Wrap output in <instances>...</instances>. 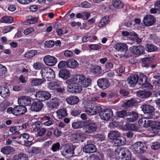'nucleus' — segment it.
Returning <instances> with one entry per match:
<instances>
[{
	"label": "nucleus",
	"mask_w": 160,
	"mask_h": 160,
	"mask_svg": "<svg viewBox=\"0 0 160 160\" xmlns=\"http://www.w3.org/2000/svg\"><path fill=\"white\" fill-rule=\"evenodd\" d=\"M99 115L102 119L108 120L113 117V113L112 109H107L100 112Z\"/></svg>",
	"instance_id": "obj_7"
},
{
	"label": "nucleus",
	"mask_w": 160,
	"mask_h": 160,
	"mask_svg": "<svg viewBox=\"0 0 160 160\" xmlns=\"http://www.w3.org/2000/svg\"><path fill=\"white\" fill-rule=\"evenodd\" d=\"M28 152L29 153L36 155L41 153V150L39 148L33 147L28 150Z\"/></svg>",
	"instance_id": "obj_36"
},
{
	"label": "nucleus",
	"mask_w": 160,
	"mask_h": 160,
	"mask_svg": "<svg viewBox=\"0 0 160 160\" xmlns=\"http://www.w3.org/2000/svg\"><path fill=\"white\" fill-rule=\"evenodd\" d=\"M49 69L48 70L49 71H48L49 73H48L46 79H47L48 81H51L55 78V74L52 69L49 68Z\"/></svg>",
	"instance_id": "obj_35"
},
{
	"label": "nucleus",
	"mask_w": 160,
	"mask_h": 160,
	"mask_svg": "<svg viewBox=\"0 0 160 160\" xmlns=\"http://www.w3.org/2000/svg\"><path fill=\"white\" fill-rule=\"evenodd\" d=\"M74 148L71 144H67L65 145L63 148V150L61 152L62 154L67 158H69L71 155L69 156H67L68 154H74Z\"/></svg>",
	"instance_id": "obj_6"
},
{
	"label": "nucleus",
	"mask_w": 160,
	"mask_h": 160,
	"mask_svg": "<svg viewBox=\"0 0 160 160\" xmlns=\"http://www.w3.org/2000/svg\"><path fill=\"white\" fill-rule=\"evenodd\" d=\"M140 108L144 113L147 114L149 118H152L154 116V108L152 106L144 104L142 105Z\"/></svg>",
	"instance_id": "obj_5"
},
{
	"label": "nucleus",
	"mask_w": 160,
	"mask_h": 160,
	"mask_svg": "<svg viewBox=\"0 0 160 160\" xmlns=\"http://www.w3.org/2000/svg\"><path fill=\"white\" fill-rule=\"evenodd\" d=\"M54 42L52 40L46 41L45 42V45L48 47L50 48L53 47Z\"/></svg>",
	"instance_id": "obj_62"
},
{
	"label": "nucleus",
	"mask_w": 160,
	"mask_h": 160,
	"mask_svg": "<svg viewBox=\"0 0 160 160\" xmlns=\"http://www.w3.org/2000/svg\"><path fill=\"white\" fill-rule=\"evenodd\" d=\"M116 49L121 52H124L127 51L128 47L126 44L123 43H119L116 45Z\"/></svg>",
	"instance_id": "obj_30"
},
{
	"label": "nucleus",
	"mask_w": 160,
	"mask_h": 160,
	"mask_svg": "<svg viewBox=\"0 0 160 160\" xmlns=\"http://www.w3.org/2000/svg\"><path fill=\"white\" fill-rule=\"evenodd\" d=\"M34 29L32 28H28L24 31V34L26 35H28L34 31Z\"/></svg>",
	"instance_id": "obj_64"
},
{
	"label": "nucleus",
	"mask_w": 160,
	"mask_h": 160,
	"mask_svg": "<svg viewBox=\"0 0 160 160\" xmlns=\"http://www.w3.org/2000/svg\"><path fill=\"white\" fill-rule=\"evenodd\" d=\"M139 78H140L139 81L141 85L146 82L147 80V77L146 75L142 74H141Z\"/></svg>",
	"instance_id": "obj_55"
},
{
	"label": "nucleus",
	"mask_w": 160,
	"mask_h": 160,
	"mask_svg": "<svg viewBox=\"0 0 160 160\" xmlns=\"http://www.w3.org/2000/svg\"><path fill=\"white\" fill-rule=\"evenodd\" d=\"M97 83L99 87L103 89L108 88L110 85L109 81L105 78L99 79L97 81Z\"/></svg>",
	"instance_id": "obj_15"
},
{
	"label": "nucleus",
	"mask_w": 160,
	"mask_h": 160,
	"mask_svg": "<svg viewBox=\"0 0 160 160\" xmlns=\"http://www.w3.org/2000/svg\"><path fill=\"white\" fill-rule=\"evenodd\" d=\"M122 35L124 36H133V38H136L137 37V34L134 32H128L126 31L122 32Z\"/></svg>",
	"instance_id": "obj_47"
},
{
	"label": "nucleus",
	"mask_w": 160,
	"mask_h": 160,
	"mask_svg": "<svg viewBox=\"0 0 160 160\" xmlns=\"http://www.w3.org/2000/svg\"><path fill=\"white\" fill-rule=\"evenodd\" d=\"M89 48L92 50H96L99 49L101 48L100 45L98 44H91L89 45Z\"/></svg>",
	"instance_id": "obj_60"
},
{
	"label": "nucleus",
	"mask_w": 160,
	"mask_h": 160,
	"mask_svg": "<svg viewBox=\"0 0 160 160\" xmlns=\"http://www.w3.org/2000/svg\"><path fill=\"white\" fill-rule=\"evenodd\" d=\"M150 58H144L142 60V66L148 68L149 67L148 64L150 63Z\"/></svg>",
	"instance_id": "obj_49"
},
{
	"label": "nucleus",
	"mask_w": 160,
	"mask_h": 160,
	"mask_svg": "<svg viewBox=\"0 0 160 160\" xmlns=\"http://www.w3.org/2000/svg\"><path fill=\"white\" fill-rule=\"evenodd\" d=\"M66 101L68 104L72 105L78 103L79 101V99L77 97L72 96L67 98Z\"/></svg>",
	"instance_id": "obj_25"
},
{
	"label": "nucleus",
	"mask_w": 160,
	"mask_h": 160,
	"mask_svg": "<svg viewBox=\"0 0 160 160\" xmlns=\"http://www.w3.org/2000/svg\"><path fill=\"white\" fill-rule=\"evenodd\" d=\"M44 82L43 79H37L32 80L31 81V85L32 86H37L41 85Z\"/></svg>",
	"instance_id": "obj_45"
},
{
	"label": "nucleus",
	"mask_w": 160,
	"mask_h": 160,
	"mask_svg": "<svg viewBox=\"0 0 160 160\" xmlns=\"http://www.w3.org/2000/svg\"><path fill=\"white\" fill-rule=\"evenodd\" d=\"M15 151L14 149L12 147L6 146L2 148L1 151L3 154L9 155L13 153Z\"/></svg>",
	"instance_id": "obj_24"
},
{
	"label": "nucleus",
	"mask_w": 160,
	"mask_h": 160,
	"mask_svg": "<svg viewBox=\"0 0 160 160\" xmlns=\"http://www.w3.org/2000/svg\"><path fill=\"white\" fill-rule=\"evenodd\" d=\"M76 78L73 76L70 79L66 81V83L67 84V90L71 93H79L82 90V87L79 83H77L78 82L77 80H75Z\"/></svg>",
	"instance_id": "obj_2"
},
{
	"label": "nucleus",
	"mask_w": 160,
	"mask_h": 160,
	"mask_svg": "<svg viewBox=\"0 0 160 160\" xmlns=\"http://www.w3.org/2000/svg\"><path fill=\"white\" fill-rule=\"evenodd\" d=\"M160 147V144L159 142H156L152 143L151 148L154 150L157 149Z\"/></svg>",
	"instance_id": "obj_58"
},
{
	"label": "nucleus",
	"mask_w": 160,
	"mask_h": 160,
	"mask_svg": "<svg viewBox=\"0 0 160 160\" xmlns=\"http://www.w3.org/2000/svg\"><path fill=\"white\" fill-rule=\"evenodd\" d=\"M120 134L118 131L110 132L108 134V138L112 140V142L115 146L124 145L126 143V139L123 137H120Z\"/></svg>",
	"instance_id": "obj_1"
},
{
	"label": "nucleus",
	"mask_w": 160,
	"mask_h": 160,
	"mask_svg": "<svg viewBox=\"0 0 160 160\" xmlns=\"http://www.w3.org/2000/svg\"><path fill=\"white\" fill-rule=\"evenodd\" d=\"M129 117L126 118V120L128 123L133 122L136 121L138 118V114L135 112H129L128 114Z\"/></svg>",
	"instance_id": "obj_23"
},
{
	"label": "nucleus",
	"mask_w": 160,
	"mask_h": 160,
	"mask_svg": "<svg viewBox=\"0 0 160 160\" xmlns=\"http://www.w3.org/2000/svg\"><path fill=\"white\" fill-rule=\"evenodd\" d=\"M49 69V68H45L42 69L41 71L40 72L42 75V77L44 80L46 79L48 73H49L48 71Z\"/></svg>",
	"instance_id": "obj_44"
},
{
	"label": "nucleus",
	"mask_w": 160,
	"mask_h": 160,
	"mask_svg": "<svg viewBox=\"0 0 160 160\" xmlns=\"http://www.w3.org/2000/svg\"><path fill=\"white\" fill-rule=\"evenodd\" d=\"M60 147V144L58 142L53 143L51 148V150L53 152L58 151Z\"/></svg>",
	"instance_id": "obj_46"
},
{
	"label": "nucleus",
	"mask_w": 160,
	"mask_h": 160,
	"mask_svg": "<svg viewBox=\"0 0 160 160\" xmlns=\"http://www.w3.org/2000/svg\"><path fill=\"white\" fill-rule=\"evenodd\" d=\"M43 107V104L41 101H36L31 105V110L32 111L37 112L40 110Z\"/></svg>",
	"instance_id": "obj_17"
},
{
	"label": "nucleus",
	"mask_w": 160,
	"mask_h": 160,
	"mask_svg": "<svg viewBox=\"0 0 160 160\" xmlns=\"http://www.w3.org/2000/svg\"><path fill=\"white\" fill-rule=\"evenodd\" d=\"M97 128V126L93 123H91L87 125L83 129L84 132L88 133H91L95 132Z\"/></svg>",
	"instance_id": "obj_16"
},
{
	"label": "nucleus",
	"mask_w": 160,
	"mask_h": 160,
	"mask_svg": "<svg viewBox=\"0 0 160 160\" xmlns=\"http://www.w3.org/2000/svg\"><path fill=\"white\" fill-rule=\"evenodd\" d=\"M91 71L94 74L99 75L102 72V68L98 66H96L92 68Z\"/></svg>",
	"instance_id": "obj_38"
},
{
	"label": "nucleus",
	"mask_w": 160,
	"mask_h": 160,
	"mask_svg": "<svg viewBox=\"0 0 160 160\" xmlns=\"http://www.w3.org/2000/svg\"><path fill=\"white\" fill-rule=\"evenodd\" d=\"M9 106V103L7 101L2 102L0 103V110L1 112H3Z\"/></svg>",
	"instance_id": "obj_40"
},
{
	"label": "nucleus",
	"mask_w": 160,
	"mask_h": 160,
	"mask_svg": "<svg viewBox=\"0 0 160 160\" xmlns=\"http://www.w3.org/2000/svg\"><path fill=\"white\" fill-rule=\"evenodd\" d=\"M75 80H77L78 82L81 84L82 87H87L91 83L92 79L89 78H86V76L83 74H78L74 75Z\"/></svg>",
	"instance_id": "obj_4"
},
{
	"label": "nucleus",
	"mask_w": 160,
	"mask_h": 160,
	"mask_svg": "<svg viewBox=\"0 0 160 160\" xmlns=\"http://www.w3.org/2000/svg\"><path fill=\"white\" fill-rule=\"evenodd\" d=\"M93 105H89L84 108L85 111L88 114L93 115Z\"/></svg>",
	"instance_id": "obj_39"
},
{
	"label": "nucleus",
	"mask_w": 160,
	"mask_h": 160,
	"mask_svg": "<svg viewBox=\"0 0 160 160\" xmlns=\"http://www.w3.org/2000/svg\"><path fill=\"white\" fill-rule=\"evenodd\" d=\"M151 118H149L148 116L147 117H145L140 119L138 121V124L140 126L144 127H149L152 121L150 119Z\"/></svg>",
	"instance_id": "obj_14"
},
{
	"label": "nucleus",
	"mask_w": 160,
	"mask_h": 160,
	"mask_svg": "<svg viewBox=\"0 0 160 160\" xmlns=\"http://www.w3.org/2000/svg\"><path fill=\"white\" fill-rule=\"evenodd\" d=\"M43 67V64L40 62H37L33 65V68L35 69L39 70Z\"/></svg>",
	"instance_id": "obj_53"
},
{
	"label": "nucleus",
	"mask_w": 160,
	"mask_h": 160,
	"mask_svg": "<svg viewBox=\"0 0 160 160\" xmlns=\"http://www.w3.org/2000/svg\"><path fill=\"white\" fill-rule=\"evenodd\" d=\"M60 85L57 82H51L48 84V88L51 90H56L58 87H60Z\"/></svg>",
	"instance_id": "obj_32"
},
{
	"label": "nucleus",
	"mask_w": 160,
	"mask_h": 160,
	"mask_svg": "<svg viewBox=\"0 0 160 160\" xmlns=\"http://www.w3.org/2000/svg\"><path fill=\"white\" fill-rule=\"evenodd\" d=\"M130 51L135 55H141L144 51V48L143 47L141 46H133L130 48Z\"/></svg>",
	"instance_id": "obj_12"
},
{
	"label": "nucleus",
	"mask_w": 160,
	"mask_h": 160,
	"mask_svg": "<svg viewBox=\"0 0 160 160\" xmlns=\"http://www.w3.org/2000/svg\"><path fill=\"white\" fill-rule=\"evenodd\" d=\"M18 102L23 106V105L27 106L31 104V98L27 96H22L19 97L18 98Z\"/></svg>",
	"instance_id": "obj_19"
},
{
	"label": "nucleus",
	"mask_w": 160,
	"mask_h": 160,
	"mask_svg": "<svg viewBox=\"0 0 160 160\" xmlns=\"http://www.w3.org/2000/svg\"><path fill=\"white\" fill-rule=\"evenodd\" d=\"M44 119L47 120L45 121L44 124V125L47 126H49L53 124L54 121L53 120H50V118L49 117L46 116L44 117Z\"/></svg>",
	"instance_id": "obj_54"
},
{
	"label": "nucleus",
	"mask_w": 160,
	"mask_h": 160,
	"mask_svg": "<svg viewBox=\"0 0 160 160\" xmlns=\"http://www.w3.org/2000/svg\"><path fill=\"white\" fill-rule=\"evenodd\" d=\"M134 150L138 153H142L144 152L146 148L145 144L142 142H137L132 145Z\"/></svg>",
	"instance_id": "obj_9"
},
{
	"label": "nucleus",
	"mask_w": 160,
	"mask_h": 160,
	"mask_svg": "<svg viewBox=\"0 0 160 160\" xmlns=\"http://www.w3.org/2000/svg\"><path fill=\"white\" fill-rule=\"evenodd\" d=\"M95 146L92 144L86 145L83 148V151L87 153H92L96 151Z\"/></svg>",
	"instance_id": "obj_20"
},
{
	"label": "nucleus",
	"mask_w": 160,
	"mask_h": 160,
	"mask_svg": "<svg viewBox=\"0 0 160 160\" xmlns=\"http://www.w3.org/2000/svg\"><path fill=\"white\" fill-rule=\"evenodd\" d=\"M68 67L75 68L78 67L79 64L77 61L73 58H70L67 60Z\"/></svg>",
	"instance_id": "obj_27"
},
{
	"label": "nucleus",
	"mask_w": 160,
	"mask_h": 160,
	"mask_svg": "<svg viewBox=\"0 0 160 160\" xmlns=\"http://www.w3.org/2000/svg\"><path fill=\"white\" fill-rule=\"evenodd\" d=\"M45 63L49 66H53L55 65L57 62V59L53 56L47 55L45 56L43 58Z\"/></svg>",
	"instance_id": "obj_10"
},
{
	"label": "nucleus",
	"mask_w": 160,
	"mask_h": 160,
	"mask_svg": "<svg viewBox=\"0 0 160 160\" xmlns=\"http://www.w3.org/2000/svg\"><path fill=\"white\" fill-rule=\"evenodd\" d=\"M13 160H28V157L25 154L20 153L15 155L12 158Z\"/></svg>",
	"instance_id": "obj_29"
},
{
	"label": "nucleus",
	"mask_w": 160,
	"mask_h": 160,
	"mask_svg": "<svg viewBox=\"0 0 160 160\" xmlns=\"http://www.w3.org/2000/svg\"><path fill=\"white\" fill-rule=\"evenodd\" d=\"M35 97L39 101H44L49 99L51 97L50 94L48 92L39 91L36 93Z\"/></svg>",
	"instance_id": "obj_8"
},
{
	"label": "nucleus",
	"mask_w": 160,
	"mask_h": 160,
	"mask_svg": "<svg viewBox=\"0 0 160 160\" xmlns=\"http://www.w3.org/2000/svg\"><path fill=\"white\" fill-rule=\"evenodd\" d=\"M7 72L6 67L0 64V76L4 75Z\"/></svg>",
	"instance_id": "obj_56"
},
{
	"label": "nucleus",
	"mask_w": 160,
	"mask_h": 160,
	"mask_svg": "<svg viewBox=\"0 0 160 160\" xmlns=\"http://www.w3.org/2000/svg\"><path fill=\"white\" fill-rule=\"evenodd\" d=\"M59 75L60 77L64 79H67L70 77L69 72L66 69H64L60 71Z\"/></svg>",
	"instance_id": "obj_28"
},
{
	"label": "nucleus",
	"mask_w": 160,
	"mask_h": 160,
	"mask_svg": "<svg viewBox=\"0 0 160 160\" xmlns=\"http://www.w3.org/2000/svg\"><path fill=\"white\" fill-rule=\"evenodd\" d=\"M13 18L12 17H4L1 18V22L4 23H11L13 21Z\"/></svg>",
	"instance_id": "obj_41"
},
{
	"label": "nucleus",
	"mask_w": 160,
	"mask_h": 160,
	"mask_svg": "<svg viewBox=\"0 0 160 160\" xmlns=\"http://www.w3.org/2000/svg\"><path fill=\"white\" fill-rule=\"evenodd\" d=\"M112 4L114 7L118 9H121L123 6V3L120 0H113Z\"/></svg>",
	"instance_id": "obj_34"
},
{
	"label": "nucleus",
	"mask_w": 160,
	"mask_h": 160,
	"mask_svg": "<svg viewBox=\"0 0 160 160\" xmlns=\"http://www.w3.org/2000/svg\"><path fill=\"white\" fill-rule=\"evenodd\" d=\"M10 95L8 87L3 86L0 87V95L4 98Z\"/></svg>",
	"instance_id": "obj_21"
},
{
	"label": "nucleus",
	"mask_w": 160,
	"mask_h": 160,
	"mask_svg": "<svg viewBox=\"0 0 160 160\" xmlns=\"http://www.w3.org/2000/svg\"><path fill=\"white\" fill-rule=\"evenodd\" d=\"M56 113L57 116L59 119L65 117L67 115V111L65 109L58 110L57 111Z\"/></svg>",
	"instance_id": "obj_31"
},
{
	"label": "nucleus",
	"mask_w": 160,
	"mask_h": 160,
	"mask_svg": "<svg viewBox=\"0 0 160 160\" xmlns=\"http://www.w3.org/2000/svg\"><path fill=\"white\" fill-rule=\"evenodd\" d=\"M103 155L100 153H97L93 155L92 157L93 160H102L103 159Z\"/></svg>",
	"instance_id": "obj_50"
},
{
	"label": "nucleus",
	"mask_w": 160,
	"mask_h": 160,
	"mask_svg": "<svg viewBox=\"0 0 160 160\" xmlns=\"http://www.w3.org/2000/svg\"><path fill=\"white\" fill-rule=\"evenodd\" d=\"M102 110V107L98 105H93V112L94 115H95L101 112Z\"/></svg>",
	"instance_id": "obj_52"
},
{
	"label": "nucleus",
	"mask_w": 160,
	"mask_h": 160,
	"mask_svg": "<svg viewBox=\"0 0 160 160\" xmlns=\"http://www.w3.org/2000/svg\"><path fill=\"white\" fill-rule=\"evenodd\" d=\"M27 111L26 107L23 105L17 106L13 108V114L19 115L25 113Z\"/></svg>",
	"instance_id": "obj_11"
},
{
	"label": "nucleus",
	"mask_w": 160,
	"mask_h": 160,
	"mask_svg": "<svg viewBox=\"0 0 160 160\" xmlns=\"http://www.w3.org/2000/svg\"><path fill=\"white\" fill-rule=\"evenodd\" d=\"M126 115V112L125 110H122L118 112L117 113L118 116L120 118H124Z\"/></svg>",
	"instance_id": "obj_63"
},
{
	"label": "nucleus",
	"mask_w": 160,
	"mask_h": 160,
	"mask_svg": "<svg viewBox=\"0 0 160 160\" xmlns=\"http://www.w3.org/2000/svg\"><path fill=\"white\" fill-rule=\"evenodd\" d=\"M135 102V101L132 99L128 100L124 104V106L126 108L130 107L133 105Z\"/></svg>",
	"instance_id": "obj_51"
},
{
	"label": "nucleus",
	"mask_w": 160,
	"mask_h": 160,
	"mask_svg": "<svg viewBox=\"0 0 160 160\" xmlns=\"http://www.w3.org/2000/svg\"><path fill=\"white\" fill-rule=\"evenodd\" d=\"M60 101L59 99L54 98L52 99L47 103L48 108L51 109L57 108L60 104Z\"/></svg>",
	"instance_id": "obj_18"
},
{
	"label": "nucleus",
	"mask_w": 160,
	"mask_h": 160,
	"mask_svg": "<svg viewBox=\"0 0 160 160\" xmlns=\"http://www.w3.org/2000/svg\"><path fill=\"white\" fill-rule=\"evenodd\" d=\"M85 122L84 121L72 123V127L75 129L81 128L85 126Z\"/></svg>",
	"instance_id": "obj_33"
},
{
	"label": "nucleus",
	"mask_w": 160,
	"mask_h": 160,
	"mask_svg": "<svg viewBox=\"0 0 160 160\" xmlns=\"http://www.w3.org/2000/svg\"><path fill=\"white\" fill-rule=\"evenodd\" d=\"M58 67L60 69L66 68L67 67H68L67 61H60L58 64Z\"/></svg>",
	"instance_id": "obj_48"
},
{
	"label": "nucleus",
	"mask_w": 160,
	"mask_h": 160,
	"mask_svg": "<svg viewBox=\"0 0 160 160\" xmlns=\"http://www.w3.org/2000/svg\"><path fill=\"white\" fill-rule=\"evenodd\" d=\"M38 21V18L36 17H33L31 19H29L27 21V22L29 24H34L37 22Z\"/></svg>",
	"instance_id": "obj_57"
},
{
	"label": "nucleus",
	"mask_w": 160,
	"mask_h": 160,
	"mask_svg": "<svg viewBox=\"0 0 160 160\" xmlns=\"http://www.w3.org/2000/svg\"><path fill=\"white\" fill-rule=\"evenodd\" d=\"M155 19L154 17L150 15H146L143 18V22L146 26H150L155 22Z\"/></svg>",
	"instance_id": "obj_13"
},
{
	"label": "nucleus",
	"mask_w": 160,
	"mask_h": 160,
	"mask_svg": "<svg viewBox=\"0 0 160 160\" xmlns=\"http://www.w3.org/2000/svg\"><path fill=\"white\" fill-rule=\"evenodd\" d=\"M139 78L138 75H132L128 78L127 80L130 86H133L137 83Z\"/></svg>",
	"instance_id": "obj_22"
},
{
	"label": "nucleus",
	"mask_w": 160,
	"mask_h": 160,
	"mask_svg": "<svg viewBox=\"0 0 160 160\" xmlns=\"http://www.w3.org/2000/svg\"><path fill=\"white\" fill-rule=\"evenodd\" d=\"M146 49L148 52H153L156 51L157 49V47L151 44H147L146 46Z\"/></svg>",
	"instance_id": "obj_43"
},
{
	"label": "nucleus",
	"mask_w": 160,
	"mask_h": 160,
	"mask_svg": "<svg viewBox=\"0 0 160 160\" xmlns=\"http://www.w3.org/2000/svg\"><path fill=\"white\" fill-rule=\"evenodd\" d=\"M109 17L106 16L103 18L100 21L99 23V27H102L106 24H108L109 21L108 20Z\"/></svg>",
	"instance_id": "obj_37"
},
{
	"label": "nucleus",
	"mask_w": 160,
	"mask_h": 160,
	"mask_svg": "<svg viewBox=\"0 0 160 160\" xmlns=\"http://www.w3.org/2000/svg\"><path fill=\"white\" fill-rule=\"evenodd\" d=\"M38 52L36 50H31L26 53L25 57L28 58H30L37 54Z\"/></svg>",
	"instance_id": "obj_42"
},
{
	"label": "nucleus",
	"mask_w": 160,
	"mask_h": 160,
	"mask_svg": "<svg viewBox=\"0 0 160 160\" xmlns=\"http://www.w3.org/2000/svg\"><path fill=\"white\" fill-rule=\"evenodd\" d=\"M141 86L142 88H145L148 89H151L153 88V86L149 82H146L144 84H142Z\"/></svg>",
	"instance_id": "obj_59"
},
{
	"label": "nucleus",
	"mask_w": 160,
	"mask_h": 160,
	"mask_svg": "<svg viewBox=\"0 0 160 160\" xmlns=\"http://www.w3.org/2000/svg\"><path fill=\"white\" fill-rule=\"evenodd\" d=\"M115 153L121 160H130L131 159V153L127 148H118L116 150Z\"/></svg>",
	"instance_id": "obj_3"
},
{
	"label": "nucleus",
	"mask_w": 160,
	"mask_h": 160,
	"mask_svg": "<svg viewBox=\"0 0 160 160\" xmlns=\"http://www.w3.org/2000/svg\"><path fill=\"white\" fill-rule=\"evenodd\" d=\"M153 78L156 80H153V82L155 84L159 85L160 84V76L155 75L153 76Z\"/></svg>",
	"instance_id": "obj_61"
},
{
	"label": "nucleus",
	"mask_w": 160,
	"mask_h": 160,
	"mask_svg": "<svg viewBox=\"0 0 160 160\" xmlns=\"http://www.w3.org/2000/svg\"><path fill=\"white\" fill-rule=\"evenodd\" d=\"M152 93L150 91H141L137 92V95L141 98H146L151 96Z\"/></svg>",
	"instance_id": "obj_26"
}]
</instances>
